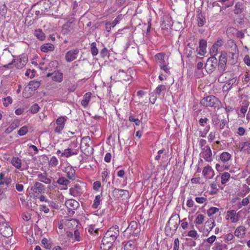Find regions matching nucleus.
<instances>
[{
    "mask_svg": "<svg viewBox=\"0 0 250 250\" xmlns=\"http://www.w3.org/2000/svg\"><path fill=\"white\" fill-rule=\"evenodd\" d=\"M180 218L176 215H172L167 223L165 231L167 236H172L177 229L180 223Z\"/></svg>",
    "mask_w": 250,
    "mask_h": 250,
    "instance_id": "nucleus-1",
    "label": "nucleus"
},
{
    "mask_svg": "<svg viewBox=\"0 0 250 250\" xmlns=\"http://www.w3.org/2000/svg\"><path fill=\"white\" fill-rule=\"evenodd\" d=\"M201 105L205 107H213L219 109L221 102L219 100L214 96H208L204 98L200 102Z\"/></svg>",
    "mask_w": 250,
    "mask_h": 250,
    "instance_id": "nucleus-2",
    "label": "nucleus"
},
{
    "mask_svg": "<svg viewBox=\"0 0 250 250\" xmlns=\"http://www.w3.org/2000/svg\"><path fill=\"white\" fill-rule=\"evenodd\" d=\"M0 233L5 237H9L13 234L12 228L3 218L0 219Z\"/></svg>",
    "mask_w": 250,
    "mask_h": 250,
    "instance_id": "nucleus-3",
    "label": "nucleus"
},
{
    "mask_svg": "<svg viewBox=\"0 0 250 250\" xmlns=\"http://www.w3.org/2000/svg\"><path fill=\"white\" fill-rule=\"evenodd\" d=\"M75 20L71 19L63 25L62 33L63 35H66L73 31L75 27Z\"/></svg>",
    "mask_w": 250,
    "mask_h": 250,
    "instance_id": "nucleus-4",
    "label": "nucleus"
},
{
    "mask_svg": "<svg viewBox=\"0 0 250 250\" xmlns=\"http://www.w3.org/2000/svg\"><path fill=\"white\" fill-rule=\"evenodd\" d=\"M227 54L225 51L221 52L219 59L218 69L220 73H223L226 70L227 61Z\"/></svg>",
    "mask_w": 250,
    "mask_h": 250,
    "instance_id": "nucleus-5",
    "label": "nucleus"
},
{
    "mask_svg": "<svg viewBox=\"0 0 250 250\" xmlns=\"http://www.w3.org/2000/svg\"><path fill=\"white\" fill-rule=\"evenodd\" d=\"M30 189L32 191L34 198H38L40 194L44 193L45 188L41 183L36 182L34 186L31 188Z\"/></svg>",
    "mask_w": 250,
    "mask_h": 250,
    "instance_id": "nucleus-6",
    "label": "nucleus"
},
{
    "mask_svg": "<svg viewBox=\"0 0 250 250\" xmlns=\"http://www.w3.org/2000/svg\"><path fill=\"white\" fill-rule=\"evenodd\" d=\"M217 63V59L215 57L208 58L205 65V68L208 73H212L215 69Z\"/></svg>",
    "mask_w": 250,
    "mask_h": 250,
    "instance_id": "nucleus-7",
    "label": "nucleus"
},
{
    "mask_svg": "<svg viewBox=\"0 0 250 250\" xmlns=\"http://www.w3.org/2000/svg\"><path fill=\"white\" fill-rule=\"evenodd\" d=\"M200 155L207 162L210 163L212 161V153L210 146L201 149Z\"/></svg>",
    "mask_w": 250,
    "mask_h": 250,
    "instance_id": "nucleus-8",
    "label": "nucleus"
},
{
    "mask_svg": "<svg viewBox=\"0 0 250 250\" xmlns=\"http://www.w3.org/2000/svg\"><path fill=\"white\" fill-rule=\"evenodd\" d=\"M113 195L118 198H121L123 200H127L129 197L128 191L125 189H120L118 188H114L113 190Z\"/></svg>",
    "mask_w": 250,
    "mask_h": 250,
    "instance_id": "nucleus-9",
    "label": "nucleus"
},
{
    "mask_svg": "<svg viewBox=\"0 0 250 250\" xmlns=\"http://www.w3.org/2000/svg\"><path fill=\"white\" fill-rule=\"evenodd\" d=\"M127 230L133 236H137L140 232V229L138 228V224L135 221H131L129 223Z\"/></svg>",
    "mask_w": 250,
    "mask_h": 250,
    "instance_id": "nucleus-10",
    "label": "nucleus"
},
{
    "mask_svg": "<svg viewBox=\"0 0 250 250\" xmlns=\"http://www.w3.org/2000/svg\"><path fill=\"white\" fill-rule=\"evenodd\" d=\"M79 53L78 49L70 50L67 51L65 55V60L67 62H71L77 59L78 55Z\"/></svg>",
    "mask_w": 250,
    "mask_h": 250,
    "instance_id": "nucleus-11",
    "label": "nucleus"
},
{
    "mask_svg": "<svg viewBox=\"0 0 250 250\" xmlns=\"http://www.w3.org/2000/svg\"><path fill=\"white\" fill-rule=\"evenodd\" d=\"M119 234V229L117 226H114L111 227L105 233V235L107 237H110L112 239H116Z\"/></svg>",
    "mask_w": 250,
    "mask_h": 250,
    "instance_id": "nucleus-12",
    "label": "nucleus"
},
{
    "mask_svg": "<svg viewBox=\"0 0 250 250\" xmlns=\"http://www.w3.org/2000/svg\"><path fill=\"white\" fill-rule=\"evenodd\" d=\"M27 58L25 55H21L16 60V62L14 63L18 69H21L25 66L27 62Z\"/></svg>",
    "mask_w": 250,
    "mask_h": 250,
    "instance_id": "nucleus-13",
    "label": "nucleus"
},
{
    "mask_svg": "<svg viewBox=\"0 0 250 250\" xmlns=\"http://www.w3.org/2000/svg\"><path fill=\"white\" fill-rule=\"evenodd\" d=\"M70 194L74 197L80 196L83 193L81 187L79 184H76L69 189Z\"/></svg>",
    "mask_w": 250,
    "mask_h": 250,
    "instance_id": "nucleus-14",
    "label": "nucleus"
},
{
    "mask_svg": "<svg viewBox=\"0 0 250 250\" xmlns=\"http://www.w3.org/2000/svg\"><path fill=\"white\" fill-rule=\"evenodd\" d=\"M246 228L244 226H239L235 229L234 235L239 238H243L246 235Z\"/></svg>",
    "mask_w": 250,
    "mask_h": 250,
    "instance_id": "nucleus-15",
    "label": "nucleus"
},
{
    "mask_svg": "<svg viewBox=\"0 0 250 250\" xmlns=\"http://www.w3.org/2000/svg\"><path fill=\"white\" fill-rule=\"evenodd\" d=\"M227 219H229L232 223H236L239 220V217L236 215L234 210H229L227 212Z\"/></svg>",
    "mask_w": 250,
    "mask_h": 250,
    "instance_id": "nucleus-16",
    "label": "nucleus"
},
{
    "mask_svg": "<svg viewBox=\"0 0 250 250\" xmlns=\"http://www.w3.org/2000/svg\"><path fill=\"white\" fill-rule=\"evenodd\" d=\"M202 173L205 177L208 179L212 178L214 176V171L208 165L204 168Z\"/></svg>",
    "mask_w": 250,
    "mask_h": 250,
    "instance_id": "nucleus-17",
    "label": "nucleus"
},
{
    "mask_svg": "<svg viewBox=\"0 0 250 250\" xmlns=\"http://www.w3.org/2000/svg\"><path fill=\"white\" fill-rule=\"evenodd\" d=\"M20 125V121L19 120H15L5 130V132L9 134L12 132L13 130L18 127Z\"/></svg>",
    "mask_w": 250,
    "mask_h": 250,
    "instance_id": "nucleus-18",
    "label": "nucleus"
},
{
    "mask_svg": "<svg viewBox=\"0 0 250 250\" xmlns=\"http://www.w3.org/2000/svg\"><path fill=\"white\" fill-rule=\"evenodd\" d=\"M207 42L204 40H201L199 42V51L198 54L203 56L206 53Z\"/></svg>",
    "mask_w": 250,
    "mask_h": 250,
    "instance_id": "nucleus-19",
    "label": "nucleus"
},
{
    "mask_svg": "<svg viewBox=\"0 0 250 250\" xmlns=\"http://www.w3.org/2000/svg\"><path fill=\"white\" fill-rule=\"evenodd\" d=\"M77 151L76 149H72L70 148L65 149L63 152L62 153L61 157H65L68 158L71 156L76 155Z\"/></svg>",
    "mask_w": 250,
    "mask_h": 250,
    "instance_id": "nucleus-20",
    "label": "nucleus"
},
{
    "mask_svg": "<svg viewBox=\"0 0 250 250\" xmlns=\"http://www.w3.org/2000/svg\"><path fill=\"white\" fill-rule=\"evenodd\" d=\"M91 95L92 94L91 92H87L84 95L83 97V99L82 100L81 102V104L82 105V106H83L84 107H86L88 105L90 101Z\"/></svg>",
    "mask_w": 250,
    "mask_h": 250,
    "instance_id": "nucleus-21",
    "label": "nucleus"
},
{
    "mask_svg": "<svg viewBox=\"0 0 250 250\" xmlns=\"http://www.w3.org/2000/svg\"><path fill=\"white\" fill-rule=\"evenodd\" d=\"M38 180L45 184H50L51 183L50 178L47 177L46 173H39L37 175Z\"/></svg>",
    "mask_w": 250,
    "mask_h": 250,
    "instance_id": "nucleus-22",
    "label": "nucleus"
},
{
    "mask_svg": "<svg viewBox=\"0 0 250 250\" xmlns=\"http://www.w3.org/2000/svg\"><path fill=\"white\" fill-rule=\"evenodd\" d=\"M78 205V202L73 199L68 200L65 203V205L66 207L70 209H75V208H77Z\"/></svg>",
    "mask_w": 250,
    "mask_h": 250,
    "instance_id": "nucleus-23",
    "label": "nucleus"
},
{
    "mask_svg": "<svg viewBox=\"0 0 250 250\" xmlns=\"http://www.w3.org/2000/svg\"><path fill=\"white\" fill-rule=\"evenodd\" d=\"M106 238H107V237L104 235L102 240V244L101 246V248L102 250H108L112 246L110 243H109V241H107V240Z\"/></svg>",
    "mask_w": 250,
    "mask_h": 250,
    "instance_id": "nucleus-24",
    "label": "nucleus"
},
{
    "mask_svg": "<svg viewBox=\"0 0 250 250\" xmlns=\"http://www.w3.org/2000/svg\"><path fill=\"white\" fill-rule=\"evenodd\" d=\"M54 46L51 43H44L41 46V50L43 52L52 51L54 49Z\"/></svg>",
    "mask_w": 250,
    "mask_h": 250,
    "instance_id": "nucleus-25",
    "label": "nucleus"
},
{
    "mask_svg": "<svg viewBox=\"0 0 250 250\" xmlns=\"http://www.w3.org/2000/svg\"><path fill=\"white\" fill-rule=\"evenodd\" d=\"M65 172L66 173V176L69 179L72 180L74 179L75 170L73 168L68 167L65 168Z\"/></svg>",
    "mask_w": 250,
    "mask_h": 250,
    "instance_id": "nucleus-26",
    "label": "nucleus"
},
{
    "mask_svg": "<svg viewBox=\"0 0 250 250\" xmlns=\"http://www.w3.org/2000/svg\"><path fill=\"white\" fill-rule=\"evenodd\" d=\"M227 249V245L223 244L222 242H216L212 247L213 250H225Z\"/></svg>",
    "mask_w": 250,
    "mask_h": 250,
    "instance_id": "nucleus-27",
    "label": "nucleus"
},
{
    "mask_svg": "<svg viewBox=\"0 0 250 250\" xmlns=\"http://www.w3.org/2000/svg\"><path fill=\"white\" fill-rule=\"evenodd\" d=\"M34 35L40 41H43L45 39L44 33L41 29H37L35 30Z\"/></svg>",
    "mask_w": 250,
    "mask_h": 250,
    "instance_id": "nucleus-28",
    "label": "nucleus"
},
{
    "mask_svg": "<svg viewBox=\"0 0 250 250\" xmlns=\"http://www.w3.org/2000/svg\"><path fill=\"white\" fill-rule=\"evenodd\" d=\"M172 25V22L170 17H165L164 18L162 23V25L163 26V28H167L168 27H170Z\"/></svg>",
    "mask_w": 250,
    "mask_h": 250,
    "instance_id": "nucleus-29",
    "label": "nucleus"
},
{
    "mask_svg": "<svg viewBox=\"0 0 250 250\" xmlns=\"http://www.w3.org/2000/svg\"><path fill=\"white\" fill-rule=\"evenodd\" d=\"M40 85V83L38 81H31L29 83L28 87H26L24 89L26 90L27 88L29 89H31V91L35 90L37 89Z\"/></svg>",
    "mask_w": 250,
    "mask_h": 250,
    "instance_id": "nucleus-30",
    "label": "nucleus"
},
{
    "mask_svg": "<svg viewBox=\"0 0 250 250\" xmlns=\"http://www.w3.org/2000/svg\"><path fill=\"white\" fill-rule=\"evenodd\" d=\"M11 164L17 169L21 170V160L18 157H13L11 160Z\"/></svg>",
    "mask_w": 250,
    "mask_h": 250,
    "instance_id": "nucleus-31",
    "label": "nucleus"
},
{
    "mask_svg": "<svg viewBox=\"0 0 250 250\" xmlns=\"http://www.w3.org/2000/svg\"><path fill=\"white\" fill-rule=\"evenodd\" d=\"M214 226L215 221L213 219L210 218L205 223L206 229L208 232L210 231Z\"/></svg>",
    "mask_w": 250,
    "mask_h": 250,
    "instance_id": "nucleus-32",
    "label": "nucleus"
},
{
    "mask_svg": "<svg viewBox=\"0 0 250 250\" xmlns=\"http://www.w3.org/2000/svg\"><path fill=\"white\" fill-rule=\"evenodd\" d=\"M231 157V155L228 152H223L220 156V159L223 163L228 162Z\"/></svg>",
    "mask_w": 250,
    "mask_h": 250,
    "instance_id": "nucleus-33",
    "label": "nucleus"
},
{
    "mask_svg": "<svg viewBox=\"0 0 250 250\" xmlns=\"http://www.w3.org/2000/svg\"><path fill=\"white\" fill-rule=\"evenodd\" d=\"M63 74L62 72H55L53 73L52 80L58 82H61L62 80Z\"/></svg>",
    "mask_w": 250,
    "mask_h": 250,
    "instance_id": "nucleus-34",
    "label": "nucleus"
},
{
    "mask_svg": "<svg viewBox=\"0 0 250 250\" xmlns=\"http://www.w3.org/2000/svg\"><path fill=\"white\" fill-rule=\"evenodd\" d=\"M242 146L240 151L250 154V143L245 142L242 144Z\"/></svg>",
    "mask_w": 250,
    "mask_h": 250,
    "instance_id": "nucleus-35",
    "label": "nucleus"
},
{
    "mask_svg": "<svg viewBox=\"0 0 250 250\" xmlns=\"http://www.w3.org/2000/svg\"><path fill=\"white\" fill-rule=\"evenodd\" d=\"M243 6L242 3L237 2L234 6V12L235 14H239L243 12Z\"/></svg>",
    "mask_w": 250,
    "mask_h": 250,
    "instance_id": "nucleus-36",
    "label": "nucleus"
},
{
    "mask_svg": "<svg viewBox=\"0 0 250 250\" xmlns=\"http://www.w3.org/2000/svg\"><path fill=\"white\" fill-rule=\"evenodd\" d=\"M135 245L133 241L130 240L126 242L124 245V250H134Z\"/></svg>",
    "mask_w": 250,
    "mask_h": 250,
    "instance_id": "nucleus-37",
    "label": "nucleus"
},
{
    "mask_svg": "<svg viewBox=\"0 0 250 250\" xmlns=\"http://www.w3.org/2000/svg\"><path fill=\"white\" fill-rule=\"evenodd\" d=\"M166 89L165 85L160 84L156 87L154 92L156 95L159 96L162 92L165 91Z\"/></svg>",
    "mask_w": 250,
    "mask_h": 250,
    "instance_id": "nucleus-38",
    "label": "nucleus"
},
{
    "mask_svg": "<svg viewBox=\"0 0 250 250\" xmlns=\"http://www.w3.org/2000/svg\"><path fill=\"white\" fill-rule=\"evenodd\" d=\"M67 119V117L66 116H62L57 119L56 123L58 125L64 127Z\"/></svg>",
    "mask_w": 250,
    "mask_h": 250,
    "instance_id": "nucleus-39",
    "label": "nucleus"
},
{
    "mask_svg": "<svg viewBox=\"0 0 250 250\" xmlns=\"http://www.w3.org/2000/svg\"><path fill=\"white\" fill-rule=\"evenodd\" d=\"M101 201V195H97L94 200L93 204L92 205V208L94 209L97 208L100 205Z\"/></svg>",
    "mask_w": 250,
    "mask_h": 250,
    "instance_id": "nucleus-40",
    "label": "nucleus"
},
{
    "mask_svg": "<svg viewBox=\"0 0 250 250\" xmlns=\"http://www.w3.org/2000/svg\"><path fill=\"white\" fill-rule=\"evenodd\" d=\"M230 174L228 172H224L221 175V183L224 185L228 182L230 178Z\"/></svg>",
    "mask_w": 250,
    "mask_h": 250,
    "instance_id": "nucleus-41",
    "label": "nucleus"
},
{
    "mask_svg": "<svg viewBox=\"0 0 250 250\" xmlns=\"http://www.w3.org/2000/svg\"><path fill=\"white\" fill-rule=\"evenodd\" d=\"M205 216L202 214H198L195 220V223L197 225H201L204 221Z\"/></svg>",
    "mask_w": 250,
    "mask_h": 250,
    "instance_id": "nucleus-42",
    "label": "nucleus"
},
{
    "mask_svg": "<svg viewBox=\"0 0 250 250\" xmlns=\"http://www.w3.org/2000/svg\"><path fill=\"white\" fill-rule=\"evenodd\" d=\"M90 50L91 54L93 56H96L98 53V49L96 47V43L95 42L91 44Z\"/></svg>",
    "mask_w": 250,
    "mask_h": 250,
    "instance_id": "nucleus-43",
    "label": "nucleus"
},
{
    "mask_svg": "<svg viewBox=\"0 0 250 250\" xmlns=\"http://www.w3.org/2000/svg\"><path fill=\"white\" fill-rule=\"evenodd\" d=\"M219 208L216 207H211L207 210V214L211 216L219 211Z\"/></svg>",
    "mask_w": 250,
    "mask_h": 250,
    "instance_id": "nucleus-44",
    "label": "nucleus"
},
{
    "mask_svg": "<svg viewBox=\"0 0 250 250\" xmlns=\"http://www.w3.org/2000/svg\"><path fill=\"white\" fill-rule=\"evenodd\" d=\"M27 126L24 125L21 127L18 131V133L20 136L25 135L28 132Z\"/></svg>",
    "mask_w": 250,
    "mask_h": 250,
    "instance_id": "nucleus-45",
    "label": "nucleus"
},
{
    "mask_svg": "<svg viewBox=\"0 0 250 250\" xmlns=\"http://www.w3.org/2000/svg\"><path fill=\"white\" fill-rule=\"evenodd\" d=\"M2 101L3 105L5 107L8 106L10 104H11L12 103V99L9 96H7V97L3 98Z\"/></svg>",
    "mask_w": 250,
    "mask_h": 250,
    "instance_id": "nucleus-46",
    "label": "nucleus"
},
{
    "mask_svg": "<svg viewBox=\"0 0 250 250\" xmlns=\"http://www.w3.org/2000/svg\"><path fill=\"white\" fill-rule=\"evenodd\" d=\"M195 201L198 204H204L207 202V198L206 196H198L195 199Z\"/></svg>",
    "mask_w": 250,
    "mask_h": 250,
    "instance_id": "nucleus-47",
    "label": "nucleus"
},
{
    "mask_svg": "<svg viewBox=\"0 0 250 250\" xmlns=\"http://www.w3.org/2000/svg\"><path fill=\"white\" fill-rule=\"evenodd\" d=\"M188 236L193 238L195 239H197L199 237L197 231L195 230H191L189 231L188 233Z\"/></svg>",
    "mask_w": 250,
    "mask_h": 250,
    "instance_id": "nucleus-48",
    "label": "nucleus"
},
{
    "mask_svg": "<svg viewBox=\"0 0 250 250\" xmlns=\"http://www.w3.org/2000/svg\"><path fill=\"white\" fill-rule=\"evenodd\" d=\"M210 125H207L203 131H200L199 133V135L202 137H206L207 133L208 132L210 129Z\"/></svg>",
    "mask_w": 250,
    "mask_h": 250,
    "instance_id": "nucleus-49",
    "label": "nucleus"
},
{
    "mask_svg": "<svg viewBox=\"0 0 250 250\" xmlns=\"http://www.w3.org/2000/svg\"><path fill=\"white\" fill-rule=\"evenodd\" d=\"M57 183L60 185L67 186L69 184V182L64 177H61L58 179Z\"/></svg>",
    "mask_w": 250,
    "mask_h": 250,
    "instance_id": "nucleus-50",
    "label": "nucleus"
},
{
    "mask_svg": "<svg viewBox=\"0 0 250 250\" xmlns=\"http://www.w3.org/2000/svg\"><path fill=\"white\" fill-rule=\"evenodd\" d=\"M40 108L38 104H35L31 106L30 110L32 113L34 114L37 113L39 111Z\"/></svg>",
    "mask_w": 250,
    "mask_h": 250,
    "instance_id": "nucleus-51",
    "label": "nucleus"
},
{
    "mask_svg": "<svg viewBox=\"0 0 250 250\" xmlns=\"http://www.w3.org/2000/svg\"><path fill=\"white\" fill-rule=\"evenodd\" d=\"M235 81L236 80L234 79L229 80V81L224 85L223 89L225 90V87H227L228 86L229 88H227V89H229L231 87L232 84L235 83Z\"/></svg>",
    "mask_w": 250,
    "mask_h": 250,
    "instance_id": "nucleus-52",
    "label": "nucleus"
},
{
    "mask_svg": "<svg viewBox=\"0 0 250 250\" xmlns=\"http://www.w3.org/2000/svg\"><path fill=\"white\" fill-rule=\"evenodd\" d=\"M224 238L226 242H229L234 238V236L233 234L229 233L225 236Z\"/></svg>",
    "mask_w": 250,
    "mask_h": 250,
    "instance_id": "nucleus-53",
    "label": "nucleus"
},
{
    "mask_svg": "<svg viewBox=\"0 0 250 250\" xmlns=\"http://www.w3.org/2000/svg\"><path fill=\"white\" fill-rule=\"evenodd\" d=\"M58 164V161L57 158L55 156H53L51 158L50 160L49 161V165L51 166L55 167Z\"/></svg>",
    "mask_w": 250,
    "mask_h": 250,
    "instance_id": "nucleus-54",
    "label": "nucleus"
},
{
    "mask_svg": "<svg viewBox=\"0 0 250 250\" xmlns=\"http://www.w3.org/2000/svg\"><path fill=\"white\" fill-rule=\"evenodd\" d=\"M218 47H216L214 45H213L212 47L210 48V53L212 56V57H214V56H216L218 52Z\"/></svg>",
    "mask_w": 250,
    "mask_h": 250,
    "instance_id": "nucleus-55",
    "label": "nucleus"
},
{
    "mask_svg": "<svg viewBox=\"0 0 250 250\" xmlns=\"http://www.w3.org/2000/svg\"><path fill=\"white\" fill-rule=\"evenodd\" d=\"M129 121L131 122H134L136 125H139L141 123L140 120L135 118L133 116L129 117Z\"/></svg>",
    "mask_w": 250,
    "mask_h": 250,
    "instance_id": "nucleus-56",
    "label": "nucleus"
},
{
    "mask_svg": "<svg viewBox=\"0 0 250 250\" xmlns=\"http://www.w3.org/2000/svg\"><path fill=\"white\" fill-rule=\"evenodd\" d=\"M207 141L206 140L204 139H201L200 141V148H201V150L203 148H206L207 147H209V146L208 145H207Z\"/></svg>",
    "mask_w": 250,
    "mask_h": 250,
    "instance_id": "nucleus-57",
    "label": "nucleus"
},
{
    "mask_svg": "<svg viewBox=\"0 0 250 250\" xmlns=\"http://www.w3.org/2000/svg\"><path fill=\"white\" fill-rule=\"evenodd\" d=\"M216 239V236L215 235H211L210 237L208 238L205 240V241L209 244H212Z\"/></svg>",
    "mask_w": 250,
    "mask_h": 250,
    "instance_id": "nucleus-58",
    "label": "nucleus"
},
{
    "mask_svg": "<svg viewBox=\"0 0 250 250\" xmlns=\"http://www.w3.org/2000/svg\"><path fill=\"white\" fill-rule=\"evenodd\" d=\"M122 15H120L118 16L111 23L112 24V27H114L118 22L119 21L122 19Z\"/></svg>",
    "mask_w": 250,
    "mask_h": 250,
    "instance_id": "nucleus-59",
    "label": "nucleus"
},
{
    "mask_svg": "<svg viewBox=\"0 0 250 250\" xmlns=\"http://www.w3.org/2000/svg\"><path fill=\"white\" fill-rule=\"evenodd\" d=\"M208 121V119L207 118H201L199 120V124L200 125L204 126L205 125H207Z\"/></svg>",
    "mask_w": 250,
    "mask_h": 250,
    "instance_id": "nucleus-60",
    "label": "nucleus"
},
{
    "mask_svg": "<svg viewBox=\"0 0 250 250\" xmlns=\"http://www.w3.org/2000/svg\"><path fill=\"white\" fill-rule=\"evenodd\" d=\"M101 186V182L99 181H95L93 183V189L96 191H98Z\"/></svg>",
    "mask_w": 250,
    "mask_h": 250,
    "instance_id": "nucleus-61",
    "label": "nucleus"
},
{
    "mask_svg": "<svg viewBox=\"0 0 250 250\" xmlns=\"http://www.w3.org/2000/svg\"><path fill=\"white\" fill-rule=\"evenodd\" d=\"M74 239L76 241H80L81 240V237L80 236V232L78 229H76L74 232Z\"/></svg>",
    "mask_w": 250,
    "mask_h": 250,
    "instance_id": "nucleus-62",
    "label": "nucleus"
},
{
    "mask_svg": "<svg viewBox=\"0 0 250 250\" xmlns=\"http://www.w3.org/2000/svg\"><path fill=\"white\" fill-rule=\"evenodd\" d=\"M42 243L46 249H49L51 248V245L50 244H48V240L46 238H43L42 240Z\"/></svg>",
    "mask_w": 250,
    "mask_h": 250,
    "instance_id": "nucleus-63",
    "label": "nucleus"
},
{
    "mask_svg": "<svg viewBox=\"0 0 250 250\" xmlns=\"http://www.w3.org/2000/svg\"><path fill=\"white\" fill-rule=\"evenodd\" d=\"M244 62L248 65L250 66V57L249 55H246L244 58Z\"/></svg>",
    "mask_w": 250,
    "mask_h": 250,
    "instance_id": "nucleus-64",
    "label": "nucleus"
}]
</instances>
